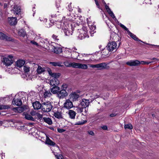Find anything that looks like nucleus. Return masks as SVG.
<instances>
[{"label":"nucleus","instance_id":"f257e3e1","mask_svg":"<svg viewBox=\"0 0 159 159\" xmlns=\"http://www.w3.org/2000/svg\"><path fill=\"white\" fill-rule=\"evenodd\" d=\"M60 3L61 2L59 0H56L55 4L56 8H54L53 11V12L56 13L51 15V16L52 18L56 17L57 16L56 14H57V13L59 12H61L63 10V8L60 5Z\"/></svg>","mask_w":159,"mask_h":159},{"label":"nucleus","instance_id":"f03ea898","mask_svg":"<svg viewBox=\"0 0 159 159\" xmlns=\"http://www.w3.org/2000/svg\"><path fill=\"white\" fill-rule=\"evenodd\" d=\"M76 26H78L77 25L75 24H71L70 25V27L69 26V28H65L64 30V32L65 35L66 36H70L72 35L73 31L75 30V27H76Z\"/></svg>","mask_w":159,"mask_h":159},{"label":"nucleus","instance_id":"7ed1b4c3","mask_svg":"<svg viewBox=\"0 0 159 159\" xmlns=\"http://www.w3.org/2000/svg\"><path fill=\"white\" fill-rule=\"evenodd\" d=\"M53 106L51 103L49 102L42 103V111L45 112L50 111L52 109Z\"/></svg>","mask_w":159,"mask_h":159},{"label":"nucleus","instance_id":"20e7f679","mask_svg":"<svg viewBox=\"0 0 159 159\" xmlns=\"http://www.w3.org/2000/svg\"><path fill=\"white\" fill-rule=\"evenodd\" d=\"M80 34L78 37L80 39H83L85 38H88L89 35L88 33V31L86 27H83L82 29L80 30L79 31Z\"/></svg>","mask_w":159,"mask_h":159},{"label":"nucleus","instance_id":"39448f33","mask_svg":"<svg viewBox=\"0 0 159 159\" xmlns=\"http://www.w3.org/2000/svg\"><path fill=\"white\" fill-rule=\"evenodd\" d=\"M108 64V63L107 64L105 62H103L95 65L91 64L90 65V66L93 68H100L99 69L100 70L103 69H108L110 68L109 66H107V65Z\"/></svg>","mask_w":159,"mask_h":159},{"label":"nucleus","instance_id":"423d86ee","mask_svg":"<svg viewBox=\"0 0 159 159\" xmlns=\"http://www.w3.org/2000/svg\"><path fill=\"white\" fill-rule=\"evenodd\" d=\"M63 106V108L67 110H69L74 107L72 102L69 99L65 100Z\"/></svg>","mask_w":159,"mask_h":159},{"label":"nucleus","instance_id":"0eeeda50","mask_svg":"<svg viewBox=\"0 0 159 159\" xmlns=\"http://www.w3.org/2000/svg\"><path fill=\"white\" fill-rule=\"evenodd\" d=\"M117 44L115 42H112L108 43L107 46V51L109 52L112 51L116 48Z\"/></svg>","mask_w":159,"mask_h":159},{"label":"nucleus","instance_id":"6e6552de","mask_svg":"<svg viewBox=\"0 0 159 159\" xmlns=\"http://www.w3.org/2000/svg\"><path fill=\"white\" fill-rule=\"evenodd\" d=\"M68 93L66 90L64 89H60L58 93H57V97L59 99H63L64 97L67 96Z\"/></svg>","mask_w":159,"mask_h":159},{"label":"nucleus","instance_id":"1a4fd4ad","mask_svg":"<svg viewBox=\"0 0 159 159\" xmlns=\"http://www.w3.org/2000/svg\"><path fill=\"white\" fill-rule=\"evenodd\" d=\"M0 39L7 41L14 42V39L11 37L7 35L4 34L0 32Z\"/></svg>","mask_w":159,"mask_h":159},{"label":"nucleus","instance_id":"9d476101","mask_svg":"<svg viewBox=\"0 0 159 159\" xmlns=\"http://www.w3.org/2000/svg\"><path fill=\"white\" fill-rule=\"evenodd\" d=\"M141 63L139 61L130 60L126 63V64L130 66H137L140 65Z\"/></svg>","mask_w":159,"mask_h":159},{"label":"nucleus","instance_id":"9b49d317","mask_svg":"<svg viewBox=\"0 0 159 159\" xmlns=\"http://www.w3.org/2000/svg\"><path fill=\"white\" fill-rule=\"evenodd\" d=\"M89 103V100L83 99L82 100L79 106H81L83 108H86L88 107Z\"/></svg>","mask_w":159,"mask_h":159},{"label":"nucleus","instance_id":"f8f14e48","mask_svg":"<svg viewBox=\"0 0 159 159\" xmlns=\"http://www.w3.org/2000/svg\"><path fill=\"white\" fill-rule=\"evenodd\" d=\"M12 104L14 105L20 106L22 104V102L20 98H14L12 101Z\"/></svg>","mask_w":159,"mask_h":159},{"label":"nucleus","instance_id":"ddd939ff","mask_svg":"<svg viewBox=\"0 0 159 159\" xmlns=\"http://www.w3.org/2000/svg\"><path fill=\"white\" fill-rule=\"evenodd\" d=\"M33 106L35 110H39L40 108L42 109V104H41L40 102L37 101H36L32 103Z\"/></svg>","mask_w":159,"mask_h":159},{"label":"nucleus","instance_id":"4468645a","mask_svg":"<svg viewBox=\"0 0 159 159\" xmlns=\"http://www.w3.org/2000/svg\"><path fill=\"white\" fill-rule=\"evenodd\" d=\"M14 13L16 16L18 17L19 15H20L21 9L19 7H18L17 5L14 6Z\"/></svg>","mask_w":159,"mask_h":159},{"label":"nucleus","instance_id":"2eb2a0df","mask_svg":"<svg viewBox=\"0 0 159 159\" xmlns=\"http://www.w3.org/2000/svg\"><path fill=\"white\" fill-rule=\"evenodd\" d=\"M2 62L6 66H8L11 65L13 61V59H10L8 58L5 57L3 58Z\"/></svg>","mask_w":159,"mask_h":159},{"label":"nucleus","instance_id":"dca6fc26","mask_svg":"<svg viewBox=\"0 0 159 159\" xmlns=\"http://www.w3.org/2000/svg\"><path fill=\"white\" fill-rule=\"evenodd\" d=\"M60 89V88L59 87L54 85L51 89V92L53 94H56V95H57V93H58Z\"/></svg>","mask_w":159,"mask_h":159},{"label":"nucleus","instance_id":"f3484780","mask_svg":"<svg viewBox=\"0 0 159 159\" xmlns=\"http://www.w3.org/2000/svg\"><path fill=\"white\" fill-rule=\"evenodd\" d=\"M129 35L130 37L132 38L134 40L138 41L141 42L143 43H145L143 42V41L139 39L134 34L131 32L129 31L127 33Z\"/></svg>","mask_w":159,"mask_h":159},{"label":"nucleus","instance_id":"a211bd4d","mask_svg":"<svg viewBox=\"0 0 159 159\" xmlns=\"http://www.w3.org/2000/svg\"><path fill=\"white\" fill-rule=\"evenodd\" d=\"M48 72L49 74L53 78H57L58 79L61 75L59 73H52V70L50 69H49Z\"/></svg>","mask_w":159,"mask_h":159},{"label":"nucleus","instance_id":"6ab92c4d","mask_svg":"<svg viewBox=\"0 0 159 159\" xmlns=\"http://www.w3.org/2000/svg\"><path fill=\"white\" fill-rule=\"evenodd\" d=\"M8 22L11 25H15L17 23V19L16 17H11L8 19Z\"/></svg>","mask_w":159,"mask_h":159},{"label":"nucleus","instance_id":"aec40b11","mask_svg":"<svg viewBox=\"0 0 159 159\" xmlns=\"http://www.w3.org/2000/svg\"><path fill=\"white\" fill-rule=\"evenodd\" d=\"M45 143L48 145L52 146H54L56 145V143L50 139L49 137L47 135Z\"/></svg>","mask_w":159,"mask_h":159},{"label":"nucleus","instance_id":"412c9836","mask_svg":"<svg viewBox=\"0 0 159 159\" xmlns=\"http://www.w3.org/2000/svg\"><path fill=\"white\" fill-rule=\"evenodd\" d=\"M25 61L23 60H19L16 62V66L19 67L22 66L25 64Z\"/></svg>","mask_w":159,"mask_h":159},{"label":"nucleus","instance_id":"4be33fe9","mask_svg":"<svg viewBox=\"0 0 159 159\" xmlns=\"http://www.w3.org/2000/svg\"><path fill=\"white\" fill-rule=\"evenodd\" d=\"M76 112L73 110H69L68 115L70 118L71 119H74L76 115Z\"/></svg>","mask_w":159,"mask_h":159},{"label":"nucleus","instance_id":"5701e85b","mask_svg":"<svg viewBox=\"0 0 159 159\" xmlns=\"http://www.w3.org/2000/svg\"><path fill=\"white\" fill-rule=\"evenodd\" d=\"M23 115H25V119L32 121H34L35 120V118L32 117L30 114L27 113Z\"/></svg>","mask_w":159,"mask_h":159},{"label":"nucleus","instance_id":"b1692460","mask_svg":"<svg viewBox=\"0 0 159 159\" xmlns=\"http://www.w3.org/2000/svg\"><path fill=\"white\" fill-rule=\"evenodd\" d=\"M73 101H76L78 100V98L80 97L79 95L74 92L71 94Z\"/></svg>","mask_w":159,"mask_h":159},{"label":"nucleus","instance_id":"393cba45","mask_svg":"<svg viewBox=\"0 0 159 159\" xmlns=\"http://www.w3.org/2000/svg\"><path fill=\"white\" fill-rule=\"evenodd\" d=\"M43 120L44 122L49 125H51L52 124V121L51 119L49 117H44L43 118Z\"/></svg>","mask_w":159,"mask_h":159},{"label":"nucleus","instance_id":"a878e982","mask_svg":"<svg viewBox=\"0 0 159 159\" xmlns=\"http://www.w3.org/2000/svg\"><path fill=\"white\" fill-rule=\"evenodd\" d=\"M51 84L56 85L59 83V81L57 78H52L51 80Z\"/></svg>","mask_w":159,"mask_h":159},{"label":"nucleus","instance_id":"bb28decb","mask_svg":"<svg viewBox=\"0 0 159 159\" xmlns=\"http://www.w3.org/2000/svg\"><path fill=\"white\" fill-rule=\"evenodd\" d=\"M79 56V53L76 51H73L71 53V57L73 59H76Z\"/></svg>","mask_w":159,"mask_h":159},{"label":"nucleus","instance_id":"cd10ccee","mask_svg":"<svg viewBox=\"0 0 159 159\" xmlns=\"http://www.w3.org/2000/svg\"><path fill=\"white\" fill-rule=\"evenodd\" d=\"M54 116L56 118L59 119L63 118L61 113L59 112H54Z\"/></svg>","mask_w":159,"mask_h":159},{"label":"nucleus","instance_id":"c85d7f7f","mask_svg":"<svg viewBox=\"0 0 159 159\" xmlns=\"http://www.w3.org/2000/svg\"><path fill=\"white\" fill-rule=\"evenodd\" d=\"M53 50L54 52L57 54H59L62 52V49L60 47H54Z\"/></svg>","mask_w":159,"mask_h":159},{"label":"nucleus","instance_id":"c756f323","mask_svg":"<svg viewBox=\"0 0 159 159\" xmlns=\"http://www.w3.org/2000/svg\"><path fill=\"white\" fill-rule=\"evenodd\" d=\"M45 71V70L44 68H42L40 66H38L37 70V72L38 74H40L44 72Z\"/></svg>","mask_w":159,"mask_h":159},{"label":"nucleus","instance_id":"7c9ffc66","mask_svg":"<svg viewBox=\"0 0 159 159\" xmlns=\"http://www.w3.org/2000/svg\"><path fill=\"white\" fill-rule=\"evenodd\" d=\"M19 34L23 37H25L26 35V32L24 29L20 30L18 32Z\"/></svg>","mask_w":159,"mask_h":159},{"label":"nucleus","instance_id":"2f4dec72","mask_svg":"<svg viewBox=\"0 0 159 159\" xmlns=\"http://www.w3.org/2000/svg\"><path fill=\"white\" fill-rule=\"evenodd\" d=\"M78 68H80L84 69H86L88 68V66L87 65L85 64H82L81 63H79V66H78Z\"/></svg>","mask_w":159,"mask_h":159},{"label":"nucleus","instance_id":"473e14b6","mask_svg":"<svg viewBox=\"0 0 159 159\" xmlns=\"http://www.w3.org/2000/svg\"><path fill=\"white\" fill-rule=\"evenodd\" d=\"M125 129H132L133 126L130 123H128V124H125L124 126Z\"/></svg>","mask_w":159,"mask_h":159},{"label":"nucleus","instance_id":"72a5a7b5","mask_svg":"<svg viewBox=\"0 0 159 159\" xmlns=\"http://www.w3.org/2000/svg\"><path fill=\"white\" fill-rule=\"evenodd\" d=\"M52 38L55 41H57L59 40L58 35L53 34L52 36Z\"/></svg>","mask_w":159,"mask_h":159},{"label":"nucleus","instance_id":"f704fd0d","mask_svg":"<svg viewBox=\"0 0 159 159\" xmlns=\"http://www.w3.org/2000/svg\"><path fill=\"white\" fill-rule=\"evenodd\" d=\"M50 64H51L52 66H61V65L60 64V63L59 62H50Z\"/></svg>","mask_w":159,"mask_h":159},{"label":"nucleus","instance_id":"c9c22d12","mask_svg":"<svg viewBox=\"0 0 159 159\" xmlns=\"http://www.w3.org/2000/svg\"><path fill=\"white\" fill-rule=\"evenodd\" d=\"M71 64V67H72L73 68H78V66L79 63H76L75 62H72L71 63H70Z\"/></svg>","mask_w":159,"mask_h":159},{"label":"nucleus","instance_id":"e433bc0d","mask_svg":"<svg viewBox=\"0 0 159 159\" xmlns=\"http://www.w3.org/2000/svg\"><path fill=\"white\" fill-rule=\"evenodd\" d=\"M44 97L45 98L46 97H50L51 95H52V94L50 93V91H46L44 93Z\"/></svg>","mask_w":159,"mask_h":159},{"label":"nucleus","instance_id":"4c0bfd02","mask_svg":"<svg viewBox=\"0 0 159 159\" xmlns=\"http://www.w3.org/2000/svg\"><path fill=\"white\" fill-rule=\"evenodd\" d=\"M96 26L95 25H91L90 29L91 32H96L95 30L96 29Z\"/></svg>","mask_w":159,"mask_h":159},{"label":"nucleus","instance_id":"58836bf2","mask_svg":"<svg viewBox=\"0 0 159 159\" xmlns=\"http://www.w3.org/2000/svg\"><path fill=\"white\" fill-rule=\"evenodd\" d=\"M9 107L7 105H0V110L7 109Z\"/></svg>","mask_w":159,"mask_h":159},{"label":"nucleus","instance_id":"ea45409f","mask_svg":"<svg viewBox=\"0 0 159 159\" xmlns=\"http://www.w3.org/2000/svg\"><path fill=\"white\" fill-rule=\"evenodd\" d=\"M17 109V111L19 113L22 112L25 110V107H21L18 108Z\"/></svg>","mask_w":159,"mask_h":159},{"label":"nucleus","instance_id":"a19ab883","mask_svg":"<svg viewBox=\"0 0 159 159\" xmlns=\"http://www.w3.org/2000/svg\"><path fill=\"white\" fill-rule=\"evenodd\" d=\"M87 122L86 120H83V121H78L77 122L76 124L78 125H81Z\"/></svg>","mask_w":159,"mask_h":159},{"label":"nucleus","instance_id":"79ce46f5","mask_svg":"<svg viewBox=\"0 0 159 159\" xmlns=\"http://www.w3.org/2000/svg\"><path fill=\"white\" fill-rule=\"evenodd\" d=\"M68 87V85L66 84H63L61 87V89H64L66 90Z\"/></svg>","mask_w":159,"mask_h":159},{"label":"nucleus","instance_id":"37998d69","mask_svg":"<svg viewBox=\"0 0 159 159\" xmlns=\"http://www.w3.org/2000/svg\"><path fill=\"white\" fill-rule=\"evenodd\" d=\"M120 26L123 29H124L127 32V33L128 32H129V30H128V29L124 25H123V24H120Z\"/></svg>","mask_w":159,"mask_h":159},{"label":"nucleus","instance_id":"c03bdc74","mask_svg":"<svg viewBox=\"0 0 159 159\" xmlns=\"http://www.w3.org/2000/svg\"><path fill=\"white\" fill-rule=\"evenodd\" d=\"M71 63L72 62H70L69 61H66L64 62V64L66 66L71 67V65L70 63Z\"/></svg>","mask_w":159,"mask_h":159},{"label":"nucleus","instance_id":"a18cd8bd","mask_svg":"<svg viewBox=\"0 0 159 159\" xmlns=\"http://www.w3.org/2000/svg\"><path fill=\"white\" fill-rule=\"evenodd\" d=\"M24 70L25 73H27L30 71V68L25 66H24Z\"/></svg>","mask_w":159,"mask_h":159},{"label":"nucleus","instance_id":"49530a36","mask_svg":"<svg viewBox=\"0 0 159 159\" xmlns=\"http://www.w3.org/2000/svg\"><path fill=\"white\" fill-rule=\"evenodd\" d=\"M107 49H104L102 51V55H107L108 54V53L109 52V51H107Z\"/></svg>","mask_w":159,"mask_h":159},{"label":"nucleus","instance_id":"de8ad7c7","mask_svg":"<svg viewBox=\"0 0 159 159\" xmlns=\"http://www.w3.org/2000/svg\"><path fill=\"white\" fill-rule=\"evenodd\" d=\"M57 159H63V156L62 155L59 154L58 155H56Z\"/></svg>","mask_w":159,"mask_h":159},{"label":"nucleus","instance_id":"09e8293b","mask_svg":"<svg viewBox=\"0 0 159 159\" xmlns=\"http://www.w3.org/2000/svg\"><path fill=\"white\" fill-rule=\"evenodd\" d=\"M30 43L34 45H35L37 46H38V44L34 40L31 41Z\"/></svg>","mask_w":159,"mask_h":159},{"label":"nucleus","instance_id":"8fccbe9b","mask_svg":"<svg viewBox=\"0 0 159 159\" xmlns=\"http://www.w3.org/2000/svg\"><path fill=\"white\" fill-rule=\"evenodd\" d=\"M96 5L99 8L100 7V4L99 3L97 0H94Z\"/></svg>","mask_w":159,"mask_h":159},{"label":"nucleus","instance_id":"3c124183","mask_svg":"<svg viewBox=\"0 0 159 159\" xmlns=\"http://www.w3.org/2000/svg\"><path fill=\"white\" fill-rule=\"evenodd\" d=\"M141 63L142 64H149L151 63V62H148L147 61H141Z\"/></svg>","mask_w":159,"mask_h":159},{"label":"nucleus","instance_id":"603ef678","mask_svg":"<svg viewBox=\"0 0 159 159\" xmlns=\"http://www.w3.org/2000/svg\"><path fill=\"white\" fill-rule=\"evenodd\" d=\"M101 128L102 129H108L107 127V126L104 125H102L101 126Z\"/></svg>","mask_w":159,"mask_h":159},{"label":"nucleus","instance_id":"864d4df0","mask_svg":"<svg viewBox=\"0 0 159 159\" xmlns=\"http://www.w3.org/2000/svg\"><path fill=\"white\" fill-rule=\"evenodd\" d=\"M110 16L113 18L114 19L115 18H116V16H115V15H114L113 13L112 12L110 14Z\"/></svg>","mask_w":159,"mask_h":159},{"label":"nucleus","instance_id":"5fc2aeb1","mask_svg":"<svg viewBox=\"0 0 159 159\" xmlns=\"http://www.w3.org/2000/svg\"><path fill=\"white\" fill-rule=\"evenodd\" d=\"M88 133L92 135H93L94 134L92 130H89L88 131Z\"/></svg>","mask_w":159,"mask_h":159},{"label":"nucleus","instance_id":"6e6d98bb","mask_svg":"<svg viewBox=\"0 0 159 159\" xmlns=\"http://www.w3.org/2000/svg\"><path fill=\"white\" fill-rule=\"evenodd\" d=\"M116 113H113L110 114V116L111 117H113L116 116Z\"/></svg>","mask_w":159,"mask_h":159},{"label":"nucleus","instance_id":"4d7b16f0","mask_svg":"<svg viewBox=\"0 0 159 159\" xmlns=\"http://www.w3.org/2000/svg\"><path fill=\"white\" fill-rule=\"evenodd\" d=\"M107 11L109 14H110V13L112 12L110 8L108 9L107 10Z\"/></svg>","mask_w":159,"mask_h":159},{"label":"nucleus","instance_id":"13d9d810","mask_svg":"<svg viewBox=\"0 0 159 159\" xmlns=\"http://www.w3.org/2000/svg\"><path fill=\"white\" fill-rule=\"evenodd\" d=\"M38 117L40 119H42L43 116L42 115L39 114L38 115Z\"/></svg>","mask_w":159,"mask_h":159},{"label":"nucleus","instance_id":"bf43d9fd","mask_svg":"<svg viewBox=\"0 0 159 159\" xmlns=\"http://www.w3.org/2000/svg\"><path fill=\"white\" fill-rule=\"evenodd\" d=\"M66 130H57L58 132L59 133H62L65 131Z\"/></svg>","mask_w":159,"mask_h":159},{"label":"nucleus","instance_id":"052dcab7","mask_svg":"<svg viewBox=\"0 0 159 159\" xmlns=\"http://www.w3.org/2000/svg\"><path fill=\"white\" fill-rule=\"evenodd\" d=\"M7 7V3H4L3 6L4 8H6Z\"/></svg>","mask_w":159,"mask_h":159},{"label":"nucleus","instance_id":"680f3d73","mask_svg":"<svg viewBox=\"0 0 159 159\" xmlns=\"http://www.w3.org/2000/svg\"><path fill=\"white\" fill-rule=\"evenodd\" d=\"M52 19V18H50V21L51 23H54V20H53Z\"/></svg>","mask_w":159,"mask_h":159},{"label":"nucleus","instance_id":"e2e57ef3","mask_svg":"<svg viewBox=\"0 0 159 159\" xmlns=\"http://www.w3.org/2000/svg\"><path fill=\"white\" fill-rule=\"evenodd\" d=\"M78 11L79 13H81V9L80 8H78Z\"/></svg>","mask_w":159,"mask_h":159},{"label":"nucleus","instance_id":"0e129e2a","mask_svg":"<svg viewBox=\"0 0 159 159\" xmlns=\"http://www.w3.org/2000/svg\"><path fill=\"white\" fill-rule=\"evenodd\" d=\"M105 7L106 10H107L109 8V6L107 5H105Z\"/></svg>","mask_w":159,"mask_h":159},{"label":"nucleus","instance_id":"69168bd1","mask_svg":"<svg viewBox=\"0 0 159 159\" xmlns=\"http://www.w3.org/2000/svg\"><path fill=\"white\" fill-rule=\"evenodd\" d=\"M8 57H9V59L10 58V59H12L13 58V56L11 55L9 56Z\"/></svg>","mask_w":159,"mask_h":159},{"label":"nucleus","instance_id":"338daca9","mask_svg":"<svg viewBox=\"0 0 159 159\" xmlns=\"http://www.w3.org/2000/svg\"><path fill=\"white\" fill-rule=\"evenodd\" d=\"M83 107H82V108H81L79 109V111L80 112H81L83 111Z\"/></svg>","mask_w":159,"mask_h":159},{"label":"nucleus","instance_id":"774afa93","mask_svg":"<svg viewBox=\"0 0 159 159\" xmlns=\"http://www.w3.org/2000/svg\"><path fill=\"white\" fill-rule=\"evenodd\" d=\"M91 61H92V60L91 59H90L88 60H86V62H89Z\"/></svg>","mask_w":159,"mask_h":159}]
</instances>
